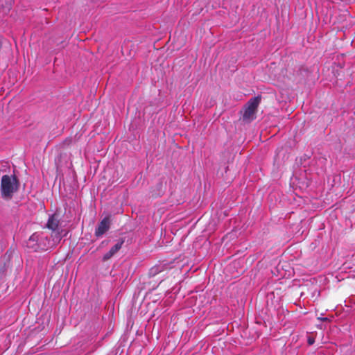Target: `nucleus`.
<instances>
[{"label": "nucleus", "mask_w": 355, "mask_h": 355, "mask_svg": "<svg viewBox=\"0 0 355 355\" xmlns=\"http://www.w3.org/2000/svg\"><path fill=\"white\" fill-rule=\"evenodd\" d=\"M19 182L15 175H4L1 180V193L3 198H11L18 190Z\"/></svg>", "instance_id": "nucleus-1"}, {"label": "nucleus", "mask_w": 355, "mask_h": 355, "mask_svg": "<svg viewBox=\"0 0 355 355\" xmlns=\"http://www.w3.org/2000/svg\"><path fill=\"white\" fill-rule=\"evenodd\" d=\"M261 103V97L255 96L250 98L245 105L243 110V120L249 123L256 117L257 108Z\"/></svg>", "instance_id": "nucleus-2"}, {"label": "nucleus", "mask_w": 355, "mask_h": 355, "mask_svg": "<svg viewBox=\"0 0 355 355\" xmlns=\"http://www.w3.org/2000/svg\"><path fill=\"white\" fill-rule=\"evenodd\" d=\"M62 239V236H56L55 238L53 237V241H51L46 236H45L42 233H40V240L38 242V251L42 250H47L49 248L53 247L55 245L58 243Z\"/></svg>", "instance_id": "nucleus-3"}, {"label": "nucleus", "mask_w": 355, "mask_h": 355, "mask_svg": "<svg viewBox=\"0 0 355 355\" xmlns=\"http://www.w3.org/2000/svg\"><path fill=\"white\" fill-rule=\"evenodd\" d=\"M110 226V220L109 217H105L98 224L95 230V235L97 237L101 236L109 229Z\"/></svg>", "instance_id": "nucleus-4"}, {"label": "nucleus", "mask_w": 355, "mask_h": 355, "mask_svg": "<svg viewBox=\"0 0 355 355\" xmlns=\"http://www.w3.org/2000/svg\"><path fill=\"white\" fill-rule=\"evenodd\" d=\"M58 225L59 220L53 215L51 216L47 222V227L53 231V237L55 238L56 236H61L60 233L58 231Z\"/></svg>", "instance_id": "nucleus-5"}, {"label": "nucleus", "mask_w": 355, "mask_h": 355, "mask_svg": "<svg viewBox=\"0 0 355 355\" xmlns=\"http://www.w3.org/2000/svg\"><path fill=\"white\" fill-rule=\"evenodd\" d=\"M40 240V233L33 234L26 242V245L28 248L33 251H38V242Z\"/></svg>", "instance_id": "nucleus-6"}, {"label": "nucleus", "mask_w": 355, "mask_h": 355, "mask_svg": "<svg viewBox=\"0 0 355 355\" xmlns=\"http://www.w3.org/2000/svg\"><path fill=\"white\" fill-rule=\"evenodd\" d=\"M123 243L124 241L123 239H121L113 247H112L109 251H110V252H112V254L114 255L121 248Z\"/></svg>", "instance_id": "nucleus-7"}, {"label": "nucleus", "mask_w": 355, "mask_h": 355, "mask_svg": "<svg viewBox=\"0 0 355 355\" xmlns=\"http://www.w3.org/2000/svg\"><path fill=\"white\" fill-rule=\"evenodd\" d=\"M114 255L112 254V253L110 252V251H108L107 253H105L103 255V261H107V260L110 259Z\"/></svg>", "instance_id": "nucleus-8"}, {"label": "nucleus", "mask_w": 355, "mask_h": 355, "mask_svg": "<svg viewBox=\"0 0 355 355\" xmlns=\"http://www.w3.org/2000/svg\"><path fill=\"white\" fill-rule=\"evenodd\" d=\"M318 319L320 320H322V321H327L328 320L327 318H322V317H319V318H318Z\"/></svg>", "instance_id": "nucleus-9"}, {"label": "nucleus", "mask_w": 355, "mask_h": 355, "mask_svg": "<svg viewBox=\"0 0 355 355\" xmlns=\"http://www.w3.org/2000/svg\"><path fill=\"white\" fill-rule=\"evenodd\" d=\"M309 343L310 345H312L313 343V340H312L311 339H309Z\"/></svg>", "instance_id": "nucleus-10"}]
</instances>
